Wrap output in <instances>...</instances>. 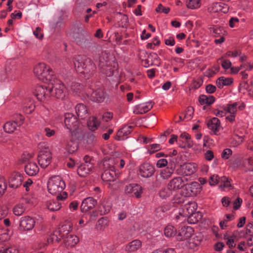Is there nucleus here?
Returning <instances> with one entry per match:
<instances>
[{
    "instance_id": "c756f323",
    "label": "nucleus",
    "mask_w": 253,
    "mask_h": 253,
    "mask_svg": "<svg viewBox=\"0 0 253 253\" xmlns=\"http://www.w3.org/2000/svg\"><path fill=\"white\" fill-rule=\"evenodd\" d=\"M174 171V169L172 167H168L161 169L159 173L160 178L163 180H167L169 178Z\"/></svg>"
},
{
    "instance_id": "5fc2aeb1",
    "label": "nucleus",
    "mask_w": 253,
    "mask_h": 253,
    "mask_svg": "<svg viewBox=\"0 0 253 253\" xmlns=\"http://www.w3.org/2000/svg\"><path fill=\"white\" fill-rule=\"evenodd\" d=\"M221 66L225 70H228L230 69L232 66V63L229 60L222 59L221 60Z\"/></svg>"
},
{
    "instance_id": "72a5a7b5",
    "label": "nucleus",
    "mask_w": 253,
    "mask_h": 253,
    "mask_svg": "<svg viewBox=\"0 0 253 253\" xmlns=\"http://www.w3.org/2000/svg\"><path fill=\"white\" fill-rule=\"evenodd\" d=\"M188 189L190 191L191 196H195L201 192V186L197 182H192L188 185Z\"/></svg>"
},
{
    "instance_id": "de8ad7c7",
    "label": "nucleus",
    "mask_w": 253,
    "mask_h": 253,
    "mask_svg": "<svg viewBox=\"0 0 253 253\" xmlns=\"http://www.w3.org/2000/svg\"><path fill=\"white\" fill-rule=\"evenodd\" d=\"M161 146L159 144H152L150 145V148L148 150V152L150 154H154V153L160 150Z\"/></svg>"
},
{
    "instance_id": "13d9d810",
    "label": "nucleus",
    "mask_w": 253,
    "mask_h": 253,
    "mask_svg": "<svg viewBox=\"0 0 253 253\" xmlns=\"http://www.w3.org/2000/svg\"><path fill=\"white\" fill-rule=\"evenodd\" d=\"M232 150L230 149L227 148L223 151L221 154V157L223 159H228L232 155Z\"/></svg>"
},
{
    "instance_id": "f3484780",
    "label": "nucleus",
    "mask_w": 253,
    "mask_h": 253,
    "mask_svg": "<svg viewBox=\"0 0 253 253\" xmlns=\"http://www.w3.org/2000/svg\"><path fill=\"white\" fill-rule=\"evenodd\" d=\"M35 220L32 217L27 216L22 217L20 222V227L24 230H31L35 226Z\"/></svg>"
},
{
    "instance_id": "603ef678",
    "label": "nucleus",
    "mask_w": 253,
    "mask_h": 253,
    "mask_svg": "<svg viewBox=\"0 0 253 253\" xmlns=\"http://www.w3.org/2000/svg\"><path fill=\"white\" fill-rule=\"evenodd\" d=\"M155 10L157 12H163L165 14H168L170 11V8L168 7H166L163 6L162 4H159Z\"/></svg>"
},
{
    "instance_id": "a211bd4d",
    "label": "nucleus",
    "mask_w": 253,
    "mask_h": 253,
    "mask_svg": "<svg viewBox=\"0 0 253 253\" xmlns=\"http://www.w3.org/2000/svg\"><path fill=\"white\" fill-rule=\"evenodd\" d=\"M97 204V201L92 197H87L84 199L81 204V210L82 212H86L93 209Z\"/></svg>"
},
{
    "instance_id": "20e7f679",
    "label": "nucleus",
    "mask_w": 253,
    "mask_h": 253,
    "mask_svg": "<svg viewBox=\"0 0 253 253\" xmlns=\"http://www.w3.org/2000/svg\"><path fill=\"white\" fill-rule=\"evenodd\" d=\"M50 93L57 99H63L66 96L67 89L65 84L60 81H54L49 86Z\"/></svg>"
},
{
    "instance_id": "c03bdc74",
    "label": "nucleus",
    "mask_w": 253,
    "mask_h": 253,
    "mask_svg": "<svg viewBox=\"0 0 253 253\" xmlns=\"http://www.w3.org/2000/svg\"><path fill=\"white\" fill-rule=\"evenodd\" d=\"M241 55V51L240 50H235L233 51H228L223 55H222V57L219 59V60H222V59L228 57H236L238 56H240Z\"/></svg>"
},
{
    "instance_id": "412c9836",
    "label": "nucleus",
    "mask_w": 253,
    "mask_h": 253,
    "mask_svg": "<svg viewBox=\"0 0 253 253\" xmlns=\"http://www.w3.org/2000/svg\"><path fill=\"white\" fill-rule=\"evenodd\" d=\"M93 169V165L90 162H84L78 168L77 173L81 177H85Z\"/></svg>"
},
{
    "instance_id": "0eeeda50",
    "label": "nucleus",
    "mask_w": 253,
    "mask_h": 253,
    "mask_svg": "<svg viewBox=\"0 0 253 253\" xmlns=\"http://www.w3.org/2000/svg\"><path fill=\"white\" fill-rule=\"evenodd\" d=\"M67 197V194L65 192L59 194L57 196L56 200H50L47 203V209L52 211H58L61 208V203L59 201L65 200Z\"/></svg>"
},
{
    "instance_id": "e2e57ef3",
    "label": "nucleus",
    "mask_w": 253,
    "mask_h": 253,
    "mask_svg": "<svg viewBox=\"0 0 253 253\" xmlns=\"http://www.w3.org/2000/svg\"><path fill=\"white\" fill-rule=\"evenodd\" d=\"M216 86L211 84H209L206 86V92L210 94L214 93L216 91Z\"/></svg>"
},
{
    "instance_id": "e433bc0d",
    "label": "nucleus",
    "mask_w": 253,
    "mask_h": 253,
    "mask_svg": "<svg viewBox=\"0 0 253 253\" xmlns=\"http://www.w3.org/2000/svg\"><path fill=\"white\" fill-rule=\"evenodd\" d=\"M17 126L18 125L17 122L15 121H9L4 125L3 129L6 132L11 133L14 131L16 129Z\"/></svg>"
},
{
    "instance_id": "6e6d98bb",
    "label": "nucleus",
    "mask_w": 253,
    "mask_h": 253,
    "mask_svg": "<svg viewBox=\"0 0 253 253\" xmlns=\"http://www.w3.org/2000/svg\"><path fill=\"white\" fill-rule=\"evenodd\" d=\"M70 88L74 92L77 93L80 90L81 85L79 83L73 82L70 85Z\"/></svg>"
},
{
    "instance_id": "ea45409f",
    "label": "nucleus",
    "mask_w": 253,
    "mask_h": 253,
    "mask_svg": "<svg viewBox=\"0 0 253 253\" xmlns=\"http://www.w3.org/2000/svg\"><path fill=\"white\" fill-rule=\"evenodd\" d=\"M77 149L78 144L75 141L71 140L67 142L66 149L69 154H73Z\"/></svg>"
},
{
    "instance_id": "f704fd0d",
    "label": "nucleus",
    "mask_w": 253,
    "mask_h": 253,
    "mask_svg": "<svg viewBox=\"0 0 253 253\" xmlns=\"http://www.w3.org/2000/svg\"><path fill=\"white\" fill-rule=\"evenodd\" d=\"M26 207L24 205L23 203L19 202L13 208V212L16 216L21 215L26 210Z\"/></svg>"
},
{
    "instance_id": "aec40b11",
    "label": "nucleus",
    "mask_w": 253,
    "mask_h": 253,
    "mask_svg": "<svg viewBox=\"0 0 253 253\" xmlns=\"http://www.w3.org/2000/svg\"><path fill=\"white\" fill-rule=\"evenodd\" d=\"M152 102L140 104L135 106L133 113L135 114H142L147 113L150 110L153 106Z\"/></svg>"
},
{
    "instance_id": "f8f14e48",
    "label": "nucleus",
    "mask_w": 253,
    "mask_h": 253,
    "mask_svg": "<svg viewBox=\"0 0 253 253\" xmlns=\"http://www.w3.org/2000/svg\"><path fill=\"white\" fill-rule=\"evenodd\" d=\"M197 169L195 163H187L180 166V169H177L178 173L183 175H191L195 173Z\"/></svg>"
},
{
    "instance_id": "dca6fc26",
    "label": "nucleus",
    "mask_w": 253,
    "mask_h": 253,
    "mask_svg": "<svg viewBox=\"0 0 253 253\" xmlns=\"http://www.w3.org/2000/svg\"><path fill=\"white\" fill-rule=\"evenodd\" d=\"M23 181V175L18 172H14L9 180V187L13 188H17L21 185Z\"/></svg>"
},
{
    "instance_id": "2f4dec72",
    "label": "nucleus",
    "mask_w": 253,
    "mask_h": 253,
    "mask_svg": "<svg viewBox=\"0 0 253 253\" xmlns=\"http://www.w3.org/2000/svg\"><path fill=\"white\" fill-rule=\"evenodd\" d=\"M233 82V79L232 78H225L222 76L217 79L216 84L218 88H221L224 86L230 85Z\"/></svg>"
},
{
    "instance_id": "4468645a",
    "label": "nucleus",
    "mask_w": 253,
    "mask_h": 253,
    "mask_svg": "<svg viewBox=\"0 0 253 253\" xmlns=\"http://www.w3.org/2000/svg\"><path fill=\"white\" fill-rule=\"evenodd\" d=\"M118 177V173L114 169H105L101 175L102 179L108 183V187H111V182H114Z\"/></svg>"
},
{
    "instance_id": "7c9ffc66",
    "label": "nucleus",
    "mask_w": 253,
    "mask_h": 253,
    "mask_svg": "<svg viewBox=\"0 0 253 253\" xmlns=\"http://www.w3.org/2000/svg\"><path fill=\"white\" fill-rule=\"evenodd\" d=\"M142 243L139 240H134L128 243L126 247V250L129 252H133L141 248Z\"/></svg>"
},
{
    "instance_id": "b1692460",
    "label": "nucleus",
    "mask_w": 253,
    "mask_h": 253,
    "mask_svg": "<svg viewBox=\"0 0 253 253\" xmlns=\"http://www.w3.org/2000/svg\"><path fill=\"white\" fill-rule=\"evenodd\" d=\"M79 238L74 235L68 234L64 239L63 243L65 247L67 249L74 247L78 242Z\"/></svg>"
},
{
    "instance_id": "c85d7f7f",
    "label": "nucleus",
    "mask_w": 253,
    "mask_h": 253,
    "mask_svg": "<svg viewBox=\"0 0 253 253\" xmlns=\"http://www.w3.org/2000/svg\"><path fill=\"white\" fill-rule=\"evenodd\" d=\"M132 126H125L120 129L117 133V136L119 138L118 140L124 139V137L126 136L130 133L132 131Z\"/></svg>"
},
{
    "instance_id": "c9c22d12",
    "label": "nucleus",
    "mask_w": 253,
    "mask_h": 253,
    "mask_svg": "<svg viewBox=\"0 0 253 253\" xmlns=\"http://www.w3.org/2000/svg\"><path fill=\"white\" fill-rule=\"evenodd\" d=\"M209 30L211 35L214 37H219L223 36V32H225L222 27H219L217 26L211 27L209 28Z\"/></svg>"
},
{
    "instance_id": "f257e3e1",
    "label": "nucleus",
    "mask_w": 253,
    "mask_h": 253,
    "mask_svg": "<svg viewBox=\"0 0 253 253\" xmlns=\"http://www.w3.org/2000/svg\"><path fill=\"white\" fill-rule=\"evenodd\" d=\"M35 76L41 81L49 83L53 79L54 72L52 69L44 63H40L34 69Z\"/></svg>"
},
{
    "instance_id": "ddd939ff",
    "label": "nucleus",
    "mask_w": 253,
    "mask_h": 253,
    "mask_svg": "<svg viewBox=\"0 0 253 253\" xmlns=\"http://www.w3.org/2000/svg\"><path fill=\"white\" fill-rule=\"evenodd\" d=\"M187 179L180 176H177L171 179L169 182V187L173 191L181 189L186 185Z\"/></svg>"
},
{
    "instance_id": "4c0bfd02",
    "label": "nucleus",
    "mask_w": 253,
    "mask_h": 253,
    "mask_svg": "<svg viewBox=\"0 0 253 253\" xmlns=\"http://www.w3.org/2000/svg\"><path fill=\"white\" fill-rule=\"evenodd\" d=\"M238 105H239L238 102L228 104L226 105V106L224 107V110L226 111V113H228L230 114L236 115Z\"/></svg>"
},
{
    "instance_id": "69168bd1",
    "label": "nucleus",
    "mask_w": 253,
    "mask_h": 253,
    "mask_svg": "<svg viewBox=\"0 0 253 253\" xmlns=\"http://www.w3.org/2000/svg\"><path fill=\"white\" fill-rule=\"evenodd\" d=\"M242 203V199L240 198H237L233 202V209L235 210H238L241 207Z\"/></svg>"
},
{
    "instance_id": "bf43d9fd",
    "label": "nucleus",
    "mask_w": 253,
    "mask_h": 253,
    "mask_svg": "<svg viewBox=\"0 0 253 253\" xmlns=\"http://www.w3.org/2000/svg\"><path fill=\"white\" fill-rule=\"evenodd\" d=\"M168 161L166 159H161L159 160L156 164V166L159 168L166 167L168 165Z\"/></svg>"
},
{
    "instance_id": "6ab92c4d",
    "label": "nucleus",
    "mask_w": 253,
    "mask_h": 253,
    "mask_svg": "<svg viewBox=\"0 0 253 253\" xmlns=\"http://www.w3.org/2000/svg\"><path fill=\"white\" fill-rule=\"evenodd\" d=\"M179 145L181 148H183L186 147H192L193 144L191 136L186 132L182 133L180 135Z\"/></svg>"
},
{
    "instance_id": "bb28decb",
    "label": "nucleus",
    "mask_w": 253,
    "mask_h": 253,
    "mask_svg": "<svg viewBox=\"0 0 253 253\" xmlns=\"http://www.w3.org/2000/svg\"><path fill=\"white\" fill-rule=\"evenodd\" d=\"M76 113L78 117L84 119L88 117V112L86 107L82 103H79L76 106Z\"/></svg>"
},
{
    "instance_id": "680f3d73",
    "label": "nucleus",
    "mask_w": 253,
    "mask_h": 253,
    "mask_svg": "<svg viewBox=\"0 0 253 253\" xmlns=\"http://www.w3.org/2000/svg\"><path fill=\"white\" fill-rule=\"evenodd\" d=\"M8 210L5 207H0V220L4 218L8 214Z\"/></svg>"
},
{
    "instance_id": "338daca9",
    "label": "nucleus",
    "mask_w": 253,
    "mask_h": 253,
    "mask_svg": "<svg viewBox=\"0 0 253 253\" xmlns=\"http://www.w3.org/2000/svg\"><path fill=\"white\" fill-rule=\"evenodd\" d=\"M205 158L206 160L210 161L214 158V154L212 151L208 150L205 153Z\"/></svg>"
},
{
    "instance_id": "49530a36",
    "label": "nucleus",
    "mask_w": 253,
    "mask_h": 253,
    "mask_svg": "<svg viewBox=\"0 0 253 253\" xmlns=\"http://www.w3.org/2000/svg\"><path fill=\"white\" fill-rule=\"evenodd\" d=\"M194 111V108L192 107H188L183 118V120H185L186 121L190 120L192 118Z\"/></svg>"
},
{
    "instance_id": "cd10ccee",
    "label": "nucleus",
    "mask_w": 253,
    "mask_h": 253,
    "mask_svg": "<svg viewBox=\"0 0 253 253\" xmlns=\"http://www.w3.org/2000/svg\"><path fill=\"white\" fill-rule=\"evenodd\" d=\"M207 126L210 130L213 132L214 134H216L219 131L220 127V123L217 118H213L208 121Z\"/></svg>"
},
{
    "instance_id": "393cba45",
    "label": "nucleus",
    "mask_w": 253,
    "mask_h": 253,
    "mask_svg": "<svg viewBox=\"0 0 253 253\" xmlns=\"http://www.w3.org/2000/svg\"><path fill=\"white\" fill-rule=\"evenodd\" d=\"M118 163V160L115 158L105 159L102 162V168L105 169H114L116 170L115 166Z\"/></svg>"
},
{
    "instance_id": "864d4df0",
    "label": "nucleus",
    "mask_w": 253,
    "mask_h": 253,
    "mask_svg": "<svg viewBox=\"0 0 253 253\" xmlns=\"http://www.w3.org/2000/svg\"><path fill=\"white\" fill-rule=\"evenodd\" d=\"M243 84V87L248 91L251 96H253V83L251 82V84L249 85L247 84V82H244Z\"/></svg>"
},
{
    "instance_id": "423d86ee",
    "label": "nucleus",
    "mask_w": 253,
    "mask_h": 253,
    "mask_svg": "<svg viewBox=\"0 0 253 253\" xmlns=\"http://www.w3.org/2000/svg\"><path fill=\"white\" fill-rule=\"evenodd\" d=\"M33 93L39 101H45L49 98L50 96L49 86L47 87L44 85H37Z\"/></svg>"
},
{
    "instance_id": "1a4fd4ad",
    "label": "nucleus",
    "mask_w": 253,
    "mask_h": 253,
    "mask_svg": "<svg viewBox=\"0 0 253 253\" xmlns=\"http://www.w3.org/2000/svg\"><path fill=\"white\" fill-rule=\"evenodd\" d=\"M124 190L126 194L135 196L137 198H140L142 193L141 186L136 183H131L126 185Z\"/></svg>"
},
{
    "instance_id": "37998d69",
    "label": "nucleus",
    "mask_w": 253,
    "mask_h": 253,
    "mask_svg": "<svg viewBox=\"0 0 253 253\" xmlns=\"http://www.w3.org/2000/svg\"><path fill=\"white\" fill-rule=\"evenodd\" d=\"M186 5L188 8H198L200 6V0H187Z\"/></svg>"
},
{
    "instance_id": "4d7b16f0",
    "label": "nucleus",
    "mask_w": 253,
    "mask_h": 253,
    "mask_svg": "<svg viewBox=\"0 0 253 253\" xmlns=\"http://www.w3.org/2000/svg\"><path fill=\"white\" fill-rule=\"evenodd\" d=\"M219 177L217 175H212L210 177L209 179V183L211 186H214L217 184L219 181Z\"/></svg>"
},
{
    "instance_id": "2eb2a0df",
    "label": "nucleus",
    "mask_w": 253,
    "mask_h": 253,
    "mask_svg": "<svg viewBox=\"0 0 253 253\" xmlns=\"http://www.w3.org/2000/svg\"><path fill=\"white\" fill-rule=\"evenodd\" d=\"M194 230L190 226H184L181 228L177 236V240L179 241L187 240L193 235Z\"/></svg>"
},
{
    "instance_id": "a878e982",
    "label": "nucleus",
    "mask_w": 253,
    "mask_h": 253,
    "mask_svg": "<svg viewBox=\"0 0 253 253\" xmlns=\"http://www.w3.org/2000/svg\"><path fill=\"white\" fill-rule=\"evenodd\" d=\"M105 93L101 89H97L92 92L91 94V99L94 102H102L105 98Z\"/></svg>"
},
{
    "instance_id": "f03ea898",
    "label": "nucleus",
    "mask_w": 253,
    "mask_h": 253,
    "mask_svg": "<svg viewBox=\"0 0 253 253\" xmlns=\"http://www.w3.org/2000/svg\"><path fill=\"white\" fill-rule=\"evenodd\" d=\"M48 190L52 195L61 194L65 188L64 181L59 176H54L50 178L47 184Z\"/></svg>"
},
{
    "instance_id": "473e14b6",
    "label": "nucleus",
    "mask_w": 253,
    "mask_h": 253,
    "mask_svg": "<svg viewBox=\"0 0 253 253\" xmlns=\"http://www.w3.org/2000/svg\"><path fill=\"white\" fill-rule=\"evenodd\" d=\"M198 100L199 103L202 105H210L214 102L215 98L212 95L207 96L204 94H202L199 97Z\"/></svg>"
},
{
    "instance_id": "a18cd8bd",
    "label": "nucleus",
    "mask_w": 253,
    "mask_h": 253,
    "mask_svg": "<svg viewBox=\"0 0 253 253\" xmlns=\"http://www.w3.org/2000/svg\"><path fill=\"white\" fill-rule=\"evenodd\" d=\"M7 188V184L5 179L1 176H0V197L5 193Z\"/></svg>"
},
{
    "instance_id": "0e129e2a",
    "label": "nucleus",
    "mask_w": 253,
    "mask_h": 253,
    "mask_svg": "<svg viewBox=\"0 0 253 253\" xmlns=\"http://www.w3.org/2000/svg\"><path fill=\"white\" fill-rule=\"evenodd\" d=\"M222 181L223 182V184L220 185V186L223 188H228L231 187L230 181L226 177H223L222 178Z\"/></svg>"
},
{
    "instance_id": "58836bf2",
    "label": "nucleus",
    "mask_w": 253,
    "mask_h": 253,
    "mask_svg": "<svg viewBox=\"0 0 253 253\" xmlns=\"http://www.w3.org/2000/svg\"><path fill=\"white\" fill-rule=\"evenodd\" d=\"M172 191L173 190L169 188V184H168L167 187L163 188L160 191L159 195L161 198L166 199L172 195Z\"/></svg>"
},
{
    "instance_id": "9b49d317",
    "label": "nucleus",
    "mask_w": 253,
    "mask_h": 253,
    "mask_svg": "<svg viewBox=\"0 0 253 253\" xmlns=\"http://www.w3.org/2000/svg\"><path fill=\"white\" fill-rule=\"evenodd\" d=\"M85 64H86L84 66L83 71L80 73L84 74L85 78L89 79L95 73L96 66L90 58L86 59Z\"/></svg>"
},
{
    "instance_id": "4be33fe9",
    "label": "nucleus",
    "mask_w": 253,
    "mask_h": 253,
    "mask_svg": "<svg viewBox=\"0 0 253 253\" xmlns=\"http://www.w3.org/2000/svg\"><path fill=\"white\" fill-rule=\"evenodd\" d=\"M25 171L30 176L36 175L39 172V168L35 162H29L25 166Z\"/></svg>"
},
{
    "instance_id": "39448f33",
    "label": "nucleus",
    "mask_w": 253,
    "mask_h": 253,
    "mask_svg": "<svg viewBox=\"0 0 253 253\" xmlns=\"http://www.w3.org/2000/svg\"><path fill=\"white\" fill-rule=\"evenodd\" d=\"M98 66L103 70L102 72L108 76L113 75V71L110 67L109 55L106 52H102L98 59Z\"/></svg>"
},
{
    "instance_id": "052dcab7",
    "label": "nucleus",
    "mask_w": 253,
    "mask_h": 253,
    "mask_svg": "<svg viewBox=\"0 0 253 253\" xmlns=\"http://www.w3.org/2000/svg\"><path fill=\"white\" fill-rule=\"evenodd\" d=\"M113 116V115L112 113L107 112L103 114L102 118L103 121L107 122L112 119Z\"/></svg>"
},
{
    "instance_id": "6e6552de",
    "label": "nucleus",
    "mask_w": 253,
    "mask_h": 253,
    "mask_svg": "<svg viewBox=\"0 0 253 253\" xmlns=\"http://www.w3.org/2000/svg\"><path fill=\"white\" fill-rule=\"evenodd\" d=\"M64 123L67 128L70 131L76 130L78 128L79 125L76 117L71 113L65 114Z\"/></svg>"
},
{
    "instance_id": "5701e85b",
    "label": "nucleus",
    "mask_w": 253,
    "mask_h": 253,
    "mask_svg": "<svg viewBox=\"0 0 253 253\" xmlns=\"http://www.w3.org/2000/svg\"><path fill=\"white\" fill-rule=\"evenodd\" d=\"M88 58L81 55H77L74 57L73 61L77 72L80 73L81 71H83L84 66L86 64L85 61Z\"/></svg>"
},
{
    "instance_id": "3c124183",
    "label": "nucleus",
    "mask_w": 253,
    "mask_h": 253,
    "mask_svg": "<svg viewBox=\"0 0 253 253\" xmlns=\"http://www.w3.org/2000/svg\"><path fill=\"white\" fill-rule=\"evenodd\" d=\"M220 3L221 2H214L213 3L210 7H209V9L211 12H217L220 11Z\"/></svg>"
},
{
    "instance_id": "9d476101",
    "label": "nucleus",
    "mask_w": 253,
    "mask_h": 253,
    "mask_svg": "<svg viewBox=\"0 0 253 253\" xmlns=\"http://www.w3.org/2000/svg\"><path fill=\"white\" fill-rule=\"evenodd\" d=\"M155 171L154 167L149 163H144L139 168V174L144 178H149L153 176Z\"/></svg>"
},
{
    "instance_id": "79ce46f5",
    "label": "nucleus",
    "mask_w": 253,
    "mask_h": 253,
    "mask_svg": "<svg viewBox=\"0 0 253 253\" xmlns=\"http://www.w3.org/2000/svg\"><path fill=\"white\" fill-rule=\"evenodd\" d=\"M176 233V229L172 225L167 226L164 230V234L168 237H173Z\"/></svg>"
},
{
    "instance_id": "774afa93",
    "label": "nucleus",
    "mask_w": 253,
    "mask_h": 253,
    "mask_svg": "<svg viewBox=\"0 0 253 253\" xmlns=\"http://www.w3.org/2000/svg\"><path fill=\"white\" fill-rule=\"evenodd\" d=\"M3 253H19L18 251L15 247H5Z\"/></svg>"
},
{
    "instance_id": "a19ab883",
    "label": "nucleus",
    "mask_w": 253,
    "mask_h": 253,
    "mask_svg": "<svg viewBox=\"0 0 253 253\" xmlns=\"http://www.w3.org/2000/svg\"><path fill=\"white\" fill-rule=\"evenodd\" d=\"M99 123L95 117H92V119L87 123V126L89 129L92 131L95 130L99 126Z\"/></svg>"
},
{
    "instance_id": "8fccbe9b",
    "label": "nucleus",
    "mask_w": 253,
    "mask_h": 253,
    "mask_svg": "<svg viewBox=\"0 0 253 253\" xmlns=\"http://www.w3.org/2000/svg\"><path fill=\"white\" fill-rule=\"evenodd\" d=\"M20 202L23 203L24 206H25V205H32L34 204V199L32 197L26 196L22 198Z\"/></svg>"
},
{
    "instance_id": "09e8293b",
    "label": "nucleus",
    "mask_w": 253,
    "mask_h": 253,
    "mask_svg": "<svg viewBox=\"0 0 253 253\" xmlns=\"http://www.w3.org/2000/svg\"><path fill=\"white\" fill-rule=\"evenodd\" d=\"M227 239L226 244L229 248L232 249L236 246L235 236H229L225 238Z\"/></svg>"
},
{
    "instance_id": "7ed1b4c3",
    "label": "nucleus",
    "mask_w": 253,
    "mask_h": 253,
    "mask_svg": "<svg viewBox=\"0 0 253 253\" xmlns=\"http://www.w3.org/2000/svg\"><path fill=\"white\" fill-rule=\"evenodd\" d=\"M39 145L40 148H43L41 149L39 152L38 156V163L42 168H45L51 162L52 154L49 148L44 147L43 143H41Z\"/></svg>"
}]
</instances>
